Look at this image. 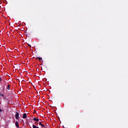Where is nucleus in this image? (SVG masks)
<instances>
[{
    "mask_svg": "<svg viewBox=\"0 0 128 128\" xmlns=\"http://www.w3.org/2000/svg\"><path fill=\"white\" fill-rule=\"evenodd\" d=\"M3 110H1V109H0V112H2Z\"/></svg>",
    "mask_w": 128,
    "mask_h": 128,
    "instance_id": "ddd939ff",
    "label": "nucleus"
},
{
    "mask_svg": "<svg viewBox=\"0 0 128 128\" xmlns=\"http://www.w3.org/2000/svg\"><path fill=\"white\" fill-rule=\"evenodd\" d=\"M19 116H20V114L18 112H16V114H15L16 120H19L20 119Z\"/></svg>",
    "mask_w": 128,
    "mask_h": 128,
    "instance_id": "f257e3e1",
    "label": "nucleus"
},
{
    "mask_svg": "<svg viewBox=\"0 0 128 128\" xmlns=\"http://www.w3.org/2000/svg\"><path fill=\"white\" fill-rule=\"evenodd\" d=\"M47 126V124H46V128H47V126Z\"/></svg>",
    "mask_w": 128,
    "mask_h": 128,
    "instance_id": "4468645a",
    "label": "nucleus"
},
{
    "mask_svg": "<svg viewBox=\"0 0 128 128\" xmlns=\"http://www.w3.org/2000/svg\"><path fill=\"white\" fill-rule=\"evenodd\" d=\"M0 96L2 97H4V94H2V93H0Z\"/></svg>",
    "mask_w": 128,
    "mask_h": 128,
    "instance_id": "6e6552de",
    "label": "nucleus"
},
{
    "mask_svg": "<svg viewBox=\"0 0 128 128\" xmlns=\"http://www.w3.org/2000/svg\"><path fill=\"white\" fill-rule=\"evenodd\" d=\"M32 128H38V126H36V125H32Z\"/></svg>",
    "mask_w": 128,
    "mask_h": 128,
    "instance_id": "0eeeda50",
    "label": "nucleus"
},
{
    "mask_svg": "<svg viewBox=\"0 0 128 128\" xmlns=\"http://www.w3.org/2000/svg\"><path fill=\"white\" fill-rule=\"evenodd\" d=\"M44 128H47V127H44Z\"/></svg>",
    "mask_w": 128,
    "mask_h": 128,
    "instance_id": "2eb2a0df",
    "label": "nucleus"
},
{
    "mask_svg": "<svg viewBox=\"0 0 128 128\" xmlns=\"http://www.w3.org/2000/svg\"><path fill=\"white\" fill-rule=\"evenodd\" d=\"M33 120L34 122H40V120L38 118H34Z\"/></svg>",
    "mask_w": 128,
    "mask_h": 128,
    "instance_id": "20e7f679",
    "label": "nucleus"
},
{
    "mask_svg": "<svg viewBox=\"0 0 128 128\" xmlns=\"http://www.w3.org/2000/svg\"><path fill=\"white\" fill-rule=\"evenodd\" d=\"M41 126H42V128H45V126L42 124V125Z\"/></svg>",
    "mask_w": 128,
    "mask_h": 128,
    "instance_id": "9d476101",
    "label": "nucleus"
},
{
    "mask_svg": "<svg viewBox=\"0 0 128 128\" xmlns=\"http://www.w3.org/2000/svg\"><path fill=\"white\" fill-rule=\"evenodd\" d=\"M22 118H27V114L26 113L23 114Z\"/></svg>",
    "mask_w": 128,
    "mask_h": 128,
    "instance_id": "7ed1b4c3",
    "label": "nucleus"
},
{
    "mask_svg": "<svg viewBox=\"0 0 128 128\" xmlns=\"http://www.w3.org/2000/svg\"><path fill=\"white\" fill-rule=\"evenodd\" d=\"M15 126H16V128H20V126H19V123L18 121H16L15 122Z\"/></svg>",
    "mask_w": 128,
    "mask_h": 128,
    "instance_id": "f03ea898",
    "label": "nucleus"
},
{
    "mask_svg": "<svg viewBox=\"0 0 128 128\" xmlns=\"http://www.w3.org/2000/svg\"><path fill=\"white\" fill-rule=\"evenodd\" d=\"M28 46L30 48H32V46L30 45V44H28Z\"/></svg>",
    "mask_w": 128,
    "mask_h": 128,
    "instance_id": "9b49d317",
    "label": "nucleus"
},
{
    "mask_svg": "<svg viewBox=\"0 0 128 128\" xmlns=\"http://www.w3.org/2000/svg\"><path fill=\"white\" fill-rule=\"evenodd\" d=\"M36 59H38L40 60H42V58L40 57H37L36 58Z\"/></svg>",
    "mask_w": 128,
    "mask_h": 128,
    "instance_id": "423d86ee",
    "label": "nucleus"
},
{
    "mask_svg": "<svg viewBox=\"0 0 128 128\" xmlns=\"http://www.w3.org/2000/svg\"><path fill=\"white\" fill-rule=\"evenodd\" d=\"M39 125L40 126H42V122H39Z\"/></svg>",
    "mask_w": 128,
    "mask_h": 128,
    "instance_id": "1a4fd4ad",
    "label": "nucleus"
},
{
    "mask_svg": "<svg viewBox=\"0 0 128 128\" xmlns=\"http://www.w3.org/2000/svg\"><path fill=\"white\" fill-rule=\"evenodd\" d=\"M7 89H8V90H10V84H8V85L7 86Z\"/></svg>",
    "mask_w": 128,
    "mask_h": 128,
    "instance_id": "39448f33",
    "label": "nucleus"
},
{
    "mask_svg": "<svg viewBox=\"0 0 128 128\" xmlns=\"http://www.w3.org/2000/svg\"><path fill=\"white\" fill-rule=\"evenodd\" d=\"M2 82V78L0 76V82Z\"/></svg>",
    "mask_w": 128,
    "mask_h": 128,
    "instance_id": "f8f14e48",
    "label": "nucleus"
}]
</instances>
